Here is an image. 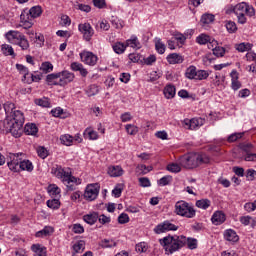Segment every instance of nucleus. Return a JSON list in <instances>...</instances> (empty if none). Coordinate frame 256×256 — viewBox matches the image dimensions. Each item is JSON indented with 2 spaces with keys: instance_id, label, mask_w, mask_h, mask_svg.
<instances>
[{
  "instance_id": "nucleus-34",
  "label": "nucleus",
  "mask_w": 256,
  "mask_h": 256,
  "mask_svg": "<svg viewBox=\"0 0 256 256\" xmlns=\"http://www.w3.org/2000/svg\"><path fill=\"white\" fill-rule=\"evenodd\" d=\"M125 49H127V47L124 43L116 42L113 45V51L114 53H117V55H121L122 53H125Z\"/></svg>"
},
{
  "instance_id": "nucleus-44",
  "label": "nucleus",
  "mask_w": 256,
  "mask_h": 256,
  "mask_svg": "<svg viewBox=\"0 0 256 256\" xmlns=\"http://www.w3.org/2000/svg\"><path fill=\"white\" fill-rule=\"evenodd\" d=\"M48 193L52 195V197H55L61 193V189L57 185L51 184L48 186Z\"/></svg>"
},
{
  "instance_id": "nucleus-37",
  "label": "nucleus",
  "mask_w": 256,
  "mask_h": 256,
  "mask_svg": "<svg viewBox=\"0 0 256 256\" xmlns=\"http://www.w3.org/2000/svg\"><path fill=\"white\" fill-rule=\"evenodd\" d=\"M213 21H215V15L213 14H203L201 17V23H203V25H209L210 23H213Z\"/></svg>"
},
{
  "instance_id": "nucleus-23",
  "label": "nucleus",
  "mask_w": 256,
  "mask_h": 256,
  "mask_svg": "<svg viewBox=\"0 0 256 256\" xmlns=\"http://www.w3.org/2000/svg\"><path fill=\"white\" fill-rule=\"evenodd\" d=\"M32 251H34V256H47V248L41 244H33Z\"/></svg>"
},
{
  "instance_id": "nucleus-36",
  "label": "nucleus",
  "mask_w": 256,
  "mask_h": 256,
  "mask_svg": "<svg viewBox=\"0 0 256 256\" xmlns=\"http://www.w3.org/2000/svg\"><path fill=\"white\" fill-rule=\"evenodd\" d=\"M84 137H85L86 139H90V140H92V141H95V140H97V139L99 138V135L97 134L96 131L87 128V129L84 131Z\"/></svg>"
},
{
  "instance_id": "nucleus-6",
  "label": "nucleus",
  "mask_w": 256,
  "mask_h": 256,
  "mask_svg": "<svg viewBox=\"0 0 256 256\" xmlns=\"http://www.w3.org/2000/svg\"><path fill=\"white\" fill-rule=\"evenodd\" d=\"M174 213L180 217H186L187 219H193V217L196 215V211L195 208H193V205L183 200L176 202Z\"/></svg>"
},
{
  "instance_id": "nucleus-28",
  "label": "nucleus",
  "mask_w": 256,
  "mask_h": 256,
  "mask_svg": "<svg viewBox=\"0 0 256 256\" xmlns=\"http://www.w3.org/2000/svg\"><path fill=\"white\" fill-rule=\"evenodd\" d=\"M251 47H253V44L251 43H240L235 44L236 51H239V53H245V51H251Z\"/></svg>"
},
{
  "instance_id": "nucleus-5",
  "label": "nucleus",
  "mask_w": 256,
  "mask_h": 256,
  "mask_svg": "<svg viewBox=\"0 0 256 256\" xmlns=\"http://www.w3.org/2000/svg\"><path fill=\"white\" fill-rule=\"evenodd\" d=\"M0 131L2 133H11L16 139H19L23 135V124L11 122L9 117H6L4 121H0Z\"/></svg>"
},
{
  "instance_id": "nucleus-25",
  "label": "nucleus",
  "mask_w": 256,
  "mask_h": 256,
  "mask_svg": "<svg viewBox=\"0 0 256 256\" xmlns=\"http://www.w3.org/2000/svg\"><path fill=\"white\" fill-rule=\"evenodd\" d=\"M108 175L110 177H121L123 175V168L121 166H110L108 168Z\"/></svg>"
},
{
  "instance_id": "nucleus-24",
  "label": "nucleus",
  "mask_w": 256,
  "mask_h": 256,
  "mask_svg": "<svg viewBox=\"0 0 256 256\" xmlns=\"http://www.w3.org/2000/svg\"><path fill=\"white\" fill-rule=\"evenodd\" d=\"M196 42L199 45H207V43H217V41L211 39V36L206 34H201L196 38Z\"/></svg>"
},
{
  "instance_id": "nucleus-30",
  "label": "nucleus",
  "mask_w": 256,
  "mask_h": 256,
  "mask_svg": "<svg viewBox=\"0 0 256 256\" xmlns=\"http://www.w3.org/2000/svg\"><path fill=\"white\" fill-rule=\"evenodd\" d=\"M28 13L31 15L32 19H37V17H41L43 9L41 6H34L28 11Z\"/></svg>"
},
{
  "instance_id": "nucleus-60",
  "label": "nucleus",
  "mask_w": 256,
  "mask_h": 256,
  "mask_svg": "<svg viewBox=\"0 0 256 256\" xmlns=\"http://www.w3.org/2000/svg\"><path fill=\"white\" fill-rule=\"evenodd\" d=\"M212 51L215 57H223V55H225V48L223 47H215L214 49H212Z\"/></svg>"
},
{
  "instance_id": "nucleus-2",
  "label": "nucleus",
  "mask_w": 256,
  "mask_h": 256,
  "mask_svg": "<svg viewBox=\"0 0 256 256\" xmlns=\"http://www.w3.org/2000/svg\"><path fill=\"white\" fill-rule=\"evenodd\" d=\"M51 173L52 175H55L57 179H62L68 191H75V185H81V179L71 175L70 168H63L61 165H55L51 169Z\"/></svg>"
},
{
  "instance_id": "nucleus-38",
  "label": "nucleus",
  "mask_w": 256,
  "mask_h": 256,
  "mask_svg": "<svg viewBox=\"0 0 256 256\" xmlns=\"http://www.w3.org/2000/svg\"><path fill=\"white\" fill-rule=\"evenodd\" d=\"M16 69H18L21 75H23L22 81H27V75H29V68L25 67L23 64H16Z\"/></svg>"
},
{
  "instance_id": "nucleus-21",
  "label": "nucleus",
  "mask_w": 256,
  "mask_h": 256,
  "mask_svg": "<svg viewBox=\"0 0 256 256\" xmlns=\"http://www.w3.org/2000/svg\"><path fill=\"white\" fill-rule=\"evenodd\" d=\"M163 93L166 99H173V97H175V94L177 93V89L175 88V85L167 84L164 88Z\"/></svg>"
},
{
  "instance_id": "nucleus-63",
  "label": "nucleus",
  "mask_w": 256,
  "mask_h": 256,
  "mask_svg": "<svg viewBox=\"0 0 256 256\" xmlns=\"http://www.w3.org/2000/svg\"><path fill=\"white\" fill-rule=\"evenodd\" d=\"M37 153L41 157V159H46V157L49 155V153L47 152V149L43 146L38 147Z\"/></svg>"
},
{
  "instance_id": "nucleus-57",
  "label": "nucleus",
  "mask_w": 256,
  "mask_h": 256,
  "mask_svg": "<svg viewBox=\"0 0 256 256\" xmlns=\"http://www.w3.org/2000/svg\"><path fill=\"white\" fill-rule=\"evenodd\" d=\"M226 29L229 33H235L237 31V24L233 21H228L226 23Z\"/></svg>"
},
{
  "instance_id": "nucleus-39",
  "label": "nucleus",
  "mask_w": 256,
  "mask_h": 256,
  "mask_svg": "<svg viewBox=\"0 0 256 256\" xmlns=\"http://www.w3.org/2000/svg\"><path fill=\"white\" fill-rule=\"evenodd\" d=\"M97 93H99V86L93 84L90 85L87 89H86V95L88 97H93L95 95H97Z\"/></svg>"
},
{
  "instance_id": "nucleus-50",
  "label": "nucleus",
  "mask_w": 256,
  "mask_h": 256,
  "mask_svg": "<svg viewBox=\"0 0 256 256\" xmlns=\"http://www.w3.org/2000/svg\"><path fill=\"white\" fill-rule=\"evenodd\" d=\"M207 77H209V72L205 70L196 71V80L203 81V79H207Z\"/></svg>"
},
{
  "instance_id": "nucleus-62",
  "label": "nucleus",
  "mask_w": 256,
  "mask_h": 256,
  "mask_svg": "<svg viewBox=\"0 0 256 256\" xmlns=\"http://www.w3.org/2000/svg\"><path fill=\"white\" fill-rule=\"evenodd\" d=\"M73 233L81 235V233H85V228L81 224H74L72 228Z\"/></svg>"
},
{
  "instance_id": "nucleus-26",
  "label": "nucleus",
  "mask_w": 256,
  "mask_h": 256,
  "mask_svg": "<svg viewBox=\"0 0 256 256\" xmlns=\"http://www.w3.org/2000/svg\"><path fill=\"white\" fill-rule=\"evenodd\" d=\"M24 133H26V135H37L39 128H37V125L34 123H28L24 127Z\"/></svg>"
},
{
  "instance_id": "nucleus-54",
  "label": "nucleus",
  "mask_w": 256,
  "mask_h": 256,
  "mask_svg": "<svg viewBox=\"0 0 256 256\" xmlns=\"http://www.w3.org/2000/svg\"><path fill=\"white\" fill-rule=\"evenodd\" d=\"M155 47H156V51H158V53L160 55H163V53H165V44H163V42H161V39H158L155 43Z\"/></svg>"
},
{
  "instance_id": "nucleus-27",
  "label": "nucleus",
  "mask_w": 256,
  "mask_h": 256,
  "mask_svg": "<svg viewBox=\"0 0 256 256\" xmlns=\"http://www.w3.org/2000/svg\"><path fill=\"white\" fill-rule=\"evenodd\" d=\"M59 77H61V74H59V73L48 74L46 76V83L48 85H59V81H57V79H59Z\"/></svg>"
},
{
  "instance_id": "nucleus-3",
  "label": "nucleus",
  "mask_w": 256,
  "mask_h": 256,
  "mask_svg": "<svg viewBox=\"0 0 256 256\" xmlns=\"http://www.w3.org/2000/svg\"><path fill=\"white\" fill-rule=\"evenodd\" d=\"M225 13L226 15H231V13H234L238 19V23L240 25H245V23H247V17H254L255 8L246 2H241L235 6L226 8ZM245 15H247V17Z\"/></svg>"
},
{
  "instance_id": "nucleus-1",
  "label": "nucleus",
  "mask_w": 256,
  "mask_h": 256,
  "mask_svg": "<svg viewBox=\"0 0 256 256\" xmlns=\"http://www.w3.org/2000/svg\"><path fill=\"white\" fill-rule=\"evenodd\" d=\"M160 245H163L165 251L167 253H175V251H179V249L185 247L187 245L188 249H197V239L195 238H187L183 235L181 236H166L159 240Z\"/></svg>"
},
{
  "instance_id": "nucleus-59",
  "label": "nucleus",
  "mask_w": 256,
  "mask_h": 256,
  "mask_svg": "<svg viewBox=\"0 0 256 256\" xmlns=\"http://www.w3.org/2000/svg\"><path fill=\"white\" fill-rule=\"evenodd\" d=\"M35 103H36L37 105H39V107H49V105H50L48 98L36 99V100H35Z\"/></svg>"
},
{
  "instance_id": "nucleus-29",
  "label": "nucleus",
  "mask_w": 256,
  "mask_h": 256,
  "mask_svg": "<svg viewBox=\"0 0 256 256\" xmlns=\"http://www.w3.org/2000/svg\"><path fill=\"white\" fill-rule=\"evenodd\" d=\"M126 47H132V49H141V43L137 39V37H133L128 39L125 43Z\"/></svg>"
},
{
  "instance_id": "nucleus-47",
  "label": "nucleus",
  "mask_w": 256,
  "mask_h": 256,
  "mask_svg": "<svg viewBox=\"0 0 256 256\" xmlns=\"http://www.w3.org/2000/svg\"><path fill=\"white\" fill-rule=\"evenodd\" d=\"M2 53L6 56L15 55V51L13 50V47L10 46L9 44L2 45Z\"/></svg>"
},
{
  "instance_id": "nucleus-19",
  "label": "nucleus",
  "mask_w": 256,
  "mask_h": 256,
  "mask_svg": "<svg viewBox=\"0 0 256 256\" xmlns=\"http://www.w3.org/2000/svg\"><path fill=\"white\" fill-rule=\"evenodd\" d=\"M99 219V213L92 212L83 216V221L88 225H95Z\"/></svg>"
},
{
  "instance_id": "nucleus-16",
  "label": "nucleus",
  "mask_w": 256,
  "mask_h": 256,
  "mask_svg": "<svg viewBox=\"0 0 256 256\" xmlns=\"http://www.w3.org/2000/svg\"><path fill=\"white\" fill-rule=\"evenodd\" d=\"M224 239L230 243H237L239 241V235L233 229H227L224 231Z\"/></svg>"
},
{
  "instance_id": "nucleus-55",
  "label": "nucleus",
  "mask_w": 256,
  "mask_h": 256,
  "mask_svg": "<svg viewBox=\"0 0 256 256\" xmlns=\"http://www.w3.org/2000/svg\"><path fill=\"white\" fill-rule=\"evenodd\" d=\"M101 246L104 248V249H107L109 247H116L117 246V242L113 241V240H107V239H104L102 240L101 242Z\"/></svg>"
},
{
  "instance_id": "nucleus-14",
  "label": "nucleus",
  "mask_w": 256,
  "mask_h": 256,
  "mask_svg": "<svg viewBox=\"0 0 256 256\" xmlns=\"http://www.w3.org/2000/svg\"><path fill=\"white\" fill-rule=\"evenodd\" d=\"M9 117L10 122L23 125L25 123V116L20 110H14Z\"/></svg>"
},
{
  "instance_id": "nucleus-51",
  "label": "nucleus",
  "mask_w": 256,
  "mask_h": 256,
  "mask_svg": "<svg viewBox=\"0 0 256 256\" xmlns=\"http://www.w3.org/2000/svg\"><path fill=\"white\" fill-rule=\"evenodd\" d=\"M126 131L128 135H137L139 133V128L133 124L126 125Z\"/></svg>"
},
{
  "instance_id": "nucleus-13",
  "label": "nucleus",
  "mask_w": 256,
  "mask_h": 256,
  "mask_svg": "<svg viewBox=\"0 0 256 256\" xmlns=\"http://www.w3.org/2000/svg\"><path fill=\"white\" fill-rule=\"evenodd\" d=\"M184 125L187 127V129H197V127H202V125H205V119L204 118H192V119H186L184 120Z\"/></svg>"
},
{
  "instance_id": "nucleus-40",
  "label": "nucleus",
  "mask_w": 256,
  "mask_h": 256,
  "mask_svg": "<svg viewBox=\"0 0 256 256\" xmlns=\"http://www.w3.org/2000/svg\"><path fill=\"white\" fill-rule=\"evenodd\" d=\"M16 45H19V47H21L22 51H27V49H29V40H27L25 35H23L20 38V41H18V43Z\"/></svg>"
},
{
  "instance_id": "nucleus-9",
  "label": "nucleus",
  "mask_w": 256,
  "mask_h": 256,
  "mask_svg": "<svg viewBox=\"0 0 256 256\" xmlns=\"http://www.w3.org/2000/svg\"><path fill=\"white\" fill-rule=\"evenodd\" d=\"M177 229H179L178 226L171 223L169 220H166V221L158 224L154 228V233H156V235H161V233H165V231H177Z\"/></svg>"
},
{
  "instance_id": "nucleus-18",
  "label": "nucleus",
  "mask_w": 256,
  "mask_h": 256,
  "mask_svg": "<svg viewBox=\"0 0 256 256\" xmlns=\"http://www.w3.org/2000/svg\"><path fill=\"white\" fill-rule=\"evenodd\" d=\"M53 233H55V228L51 226H45L42 230L36 232L35 237H51Z\"/></svg>"
},
{
  "instance_id": "nucleus-45",
  "label": "nucleus",
  "mask_w": 256,
  "mask_h": 256,
  "mask_svg": "<svg viewBox=\"0 0 256 256\" xmlns=\"http://www.w3.org/2000/svg\"><path fill=\"white\" fill-rule=\"evenodd\" d=\"M51 114L53 117H59L60 119H65V112L61 107L55 108L51 110Z\"/></svg>"
},
{
  "instance_id": "nucleus-41",
  "label": "nucleus",
  "mask_w": 256,
  "mask_h": 256,
  "mask_svg": "<svg viewBox=\"0 0 256 256\" xmlns=\"http://www.w3.org/2000/svg\"><path fill=\"white\" fill-rule=\"evenodd\" d=\"M167 171H170V173H181V164H177V163L168 164Z\"/></svg>"
},
{
  "instance_id": "nucleus-49",
  "label": "nucleus",
  "mask_w": 256,
  "mask_h": 256,
  "mask_svg": "<svg viewBox=\"0 0 256 256\" xmlns=\"http://www.w3.org/2000/svg\"><path fill=\"white\" fill-rule=\"evenodd\" d=\"M171 181H173V177L167 175L158 180V185H160L161 187H165V185H169Z\"/></svg>"
},
{
  "instance_id": "nucleus-8",
  "label": "nucleus",
  "mask_w": 256,
  "mask_h": 256,
  "mask_svg": "<svg viewBox=\"0 0 256 256\" xmlns=\"http://www.w3.org/2000/svg\"><path fill=\"white\" fill-rule=\"evenodd\" d=\"M78 31L83 35V39H85V41H91V38L95 35V30L88 22L79 24Z\"/></svg>"
},
{
  "instance_id": "nucleus-35",
  "label": "nucleus",
  "mask_w": 256,
  "mask_h": 256,
  "mask_svg": "<svg viewBox=\"0 0 256 256\" xmlns=\"http://www.w3.org/2000/svg\"><path fill=\"white\" fill-rule=\"evenodd\" d=\"M196 207H198V209H209V207H211V200L209 199L197 200Z\"/></svg>"
},
{
  "instance_id": "nucleus-22",
  "label": "nucleus",
  "mask_w": 256,
  "mask_h": 256,
  "mask_svg": "<svg viewBox=\"0 0 256 256\" xmlns=\"http://www.w3.org/2000/svg\"><path fill=\"white\" fill-rule=\"evenodd\" d=\"M23 157L25 156L19 157L20 171H28V172L33 171V163H31V161L29 160H23Z\"/></svg>"
},
{
  "instance_id": "nucleus-61",
  "label": "nucleus",
  "mask_w": 256,
  "mask_h": 256,
  "mask_svg": "<svg viewBox=\"0 0 256 256\" xmlns=\"http://www.w3.org/2000/svg\"><path fill=\"white\" fill-rule=\"evenodd\" d=\"M140 187H151V181L147 177H141L138 179Z\"/></svg>"
},
{
  "instance_id": "nucleus-64",
  "label": "nucleus",
  "mask_w": 256,
  "mask_h": 256,
  "mask_svg": "<svg viewBox=\"0 0 256 256\" xmlns=\"http://www.w3.org/2000/svg\"><path fill=\"white\" fill-rule=\"evenodd\" d=\"M244 161H256V153L249 152L243 156Z\"/></svg>"
},
{
  "instance_id": "nucleus-10",
  "label": "nucleus",
  "mask_w": 256,
  "mask_h": 256,
  "mask_svg": "<svg viewBox=\"0 0 256 256\" xmlns=\"http://www.w3.org/2000/svg\"><path fill=\"white\" fill-rule=\"evenodd\" d=\"M99 195V184H89L84 192L87 201H95Z\"/></svg>"
},
{
  "instance_id": "nucleus-15",
  "label": "nucleus",
  "mask_w": 256,
  "mask_h": 256,
  "mask_svg": "<svg viewBox=\"0 0 256 256\" xmlns=\"http://www.w3.org/2000/svg\"><path fill=\"white\" fill-rule=\"evenodd\" d=\"M23 37V34L19 31H9L6 34V38L12 45H17L20 41V39Z\"/></svg>"
},
{
  "instance_id": "nucleus-31",
  "label": "nucleus",
  "mask_w": 256,
  "mask_h": 256,
  "mask_svg": "<svg viewBox=\"0 0 256 256\" xmlns=\"http://www.w3.org/2000/svg\"><path fill=\"white\" fill-rule=\"evenodd\" d=\"M73 140V136L69 134H64L60 136V142L62 143V145H66V147H71V145H73Z\"/></svg>"
},
{
  "instance_id": "nucleus-48",
  "label": "nucleus",
  "mask_w": 256,
  "mask_h": 256,
  "mask_svg": "<svg viewBox=\"0 0 256 256\" xmlns=\"http://www.w3.org/2000/svg\"><path fill=\"white\" fill-rule=\"evenodd\" d=\"M4 110H5L6 115H9V113H10V115H12L13 112H15V104L12 102H6L4 104Z\"/></svg>"
},
{
  "instance_id": "nucleus-58",
  "label": "nucleus",
  "mask_w": 256,
  "mask_h": 256,
  "mask_svg": "<svg viewBox=\"0 0 256 256\" xmlns=\"http://www.w3.org/2000/svg\"><path fill=\"white\" fill-rule=\"evenodd\" d=\"M244 133H234V134H231L227 141L228 143H235V141H237L238 139H241V137H243Z\"/></svg>"
},
{
  "instance_id": "nucleus-11",
  "label": "nucleus",
  "mask_w": 256,
  "mask_h": 256,
  "mask_svg": "<svg viewBox=\"0 0 256 256\" xmlns=\"http://www.w3.org/2000/svg\"><path fill=\"white\" fill-rule=\"evenodd\" d=\"M58 75H60L59 77L60 87H65V85H69V83H73V81L75 80V74L67 70L58 72Z\"/></svg>"
},
{
  "instance_id": "nucleus-52",
  "label": "nucleus",
  "mask_w": 256,
  "mask_h": 256,
  "mask_svg": "<svg viewBox=\"0 0 256 256\" xmlns=\"http://www.w3.org/2000/svg\"><path fill=\"white\" fill-rule=\"evenodd\" d=\"M149 171H151V168H147L146 165H138L136 167V173H139V175H147V173H149Z\"/></svg>"
},
{
  "instance_id": "nucleus-4",
  "label": "nucleus",
  "mask_w": 256,
  "mask_h": 256,
  "mask_svg": "<svg viewBox=\"0 0 256 256\" xmlns=\"http://www.w3.org/2000/svg\"><path fill=\"white\" fill-rule=\"evenodd\" d=\"M210 162L207 155L186 154L179 158V163L184 169H195L199 165H204Z\"/></svg>"
},
{
  "instance_id": "nucleus-56",
  "label": "nucleus",
  "mask_w": 256,
  "mask_h": 256,
  "mask_svg": "<svg viewBox=\"0 0 256 256\" xmlns=\"http://www.w3.org/2000/svg\"><path fill=\"white\" fill-rule=\"evenodd\" d=\"M118 223L120 225H125V223H129V215L127 213H121L118 216Z\"/></svg>"
},
{
  "instance_id": "nucleus-46",
  "label": "nucleus",
  "mask_w": 256,
  "mask_h": 256,
  "mask_svg": "<svg viewBox=\"0 0 256 256\" xmlns=\"http://www.w3.org/2000/svg\"><path fill=\"white\" fill-rule=\"evenodd\" d=\"M40 71L44 73H51V71H53V64L51 62H43L41 64Z\"/></svg>"
},
{
  "instance_id": "nucleus-32",
  "label": "nucleus",
  "mask_w": 256,
  "mask_h": 256,
  "mask_svg": "<svg viewBox=\"0 0 256 256\" xmlns=\"http://www.w3.org/2000/svg\"><path fill=\"white\" fill-rule=\"evenodd\" d=\"M240 223L242 225H251V227H256V221L251 216H242L240 217Z\"/></svg>"
},
{
  "instance_id": "nucleus-33",
  "label": "nucleus",
  "mask_w": 256,
  "mask_h": 256,
  "mask_svg": "<svg viewBox=\"0 0 256 256\" xmlns=\"http://www.w3.org/2000/svg\"><path fill=\"white\" fill-rule=\"evenodd\" d=\"M185 77L187 79H196L197 77V68L195 66H190L186 69Z\"/></svg>"
},
{
  "instance_id": "nucleus-43",
  "label": "nucleus",
  "mask_w": 256,
  "mask_h": 256,
  "mask_svg": "<svg viewBox=\"0 0 256 256\" xmlns=\"http://www.w3.org/2000/svg\"><path fill=\"white\" fill-rule=\"evenodd\" d=\"M239 148L241 151H244V153H253V144L251 143H240Z\"/></svg>"
},
{
  "instance_id": "nucleus-20",
  "label": "nucleus",
  "mask_w": 256,
  "mask_h": 256,
  "mask_svg": "<svg viewBox=\"0 0 256 256\" xmlns=\"http://www.w3.org/2000/svg\"><path fill=\"white\" fill-rule=\"evenodd\" d=\"M225 214L221 211H216L212 218L211 221L213 223V225H221L223 223H225Z\"/></svg>"
},
{
  "instance_id": "nucleus-42",
  "label": "nucleus",
  "mask_w": 256,
  "mask_h": 256,
  "mask_svg": "<svg viewBox=\"0 0 256 256\" xmlns=\"http://www.w3.org/2000/svg\"><path fill=\"white\" fill-rule=\"evenodd\" d=\"M47 207H49V209H59V207H61V202L59 201V199H52V200H48L46 202Z\"/></svg>"
},
{
  "instance_id": "nucleus-17",
  "label": "nucleus",
  "mask_w": 256,
  "mask_h": 256,
  "mask_svg": "<svg viewBox=\"0 0 256 256\" xmlns=\"http://www.w3.org/2000/svg\"><path fill=\"white\" fill-rule=\"evenodd\" d=\"M167 61L170 65H177L183 63L185 59L180 54L172 53L167 56Z\"/></svg>"
},
{
  "instance_id": "nucleus-7",
  "label": "nucleus",
  "mask_w": 256,
  "mask_h": 256,
  "mask_svg": "<svg viewBox=\"0 0 256 256\" xmlns=\"http://www.w3.org/2000/svg\"><path fill=\"white\" fill-rule=\"evenodd\" d=\"M19 157H25V154L24 153L10 154V161L7 162V165L10 171H13L14 173H19V171H21Z\"/></svg>"
},
{
  "instance_id": "nucleus-12",
  "label": "nucleus",
  "mask_w": 256,
  "mask_h": 256,
  "mask_svg": "<svg viewBox=\"0 0 256 256\" xmlns=\"http://www.w3.org/2000/svg\"><path fill=\"white\" fill-rule=\"evenodd\" d=\"M80 59L86 65H90V67L97 65V61L99 60L97 55L93 54V52L87 51L80 53Z\"/></svg>"
},
{
  "instance_id": "nucleus-53",
  "label": "nucleus",
  "mask_w": 256,
  "mask_h": 256,
  "mask_svg": "<svg viewBox=\"0 0 256 256\" xmlns=\"http://www.w3.org/2000/svg\"><path fill=\"white\" fill-rule=\"evenodd\" d=\"M20 20H21V23H23V22H27V21H33V18L31 16V14L29 13V11L24 10L20 15Z\"/></svg>"
}]
</instances>
